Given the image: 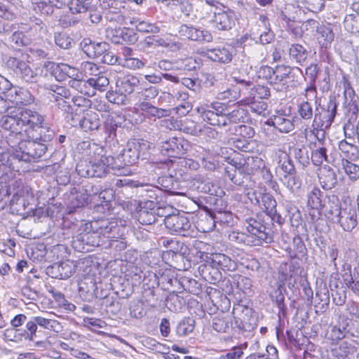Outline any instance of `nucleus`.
<instances>
[{"instance_id": "obj_4", "label": "nucleus", "mask_w": 359, "mask_h": 359, "mask_svg": "<svg viewBox=\"0 0 359 359\" xmlns=\"http://www.w3.org/2000/svg\"><path fill=\"white\" fill-rule=\"evenodd\" d=\"M149 149V143L146 140H141L128 142L121 154L115 158L117 163L122 165L120 170H118L117 175H126L124 171L125 166L135 164L140 158L142 159L147 158Z\"/></svg>"}, {"instance_id": "obj_5", "label": "nucleus", "mask_w": 359, "mask_h": 359, "mask_svg": "<svg viewBox=\"0 0 359 359\" xmlns=\"http://www.w3.org/2000/svg\"><path fill=\"white\" fill-rule=\"evenodd\" d=\"M206 204H210V207L203 205V212L205 215L209 217L210 225L207 230H203V233H208L214 230L217 220L221 222H229V219L231 218V213L226 210L227 205L223 200L217 196L203 197ZM203 239L208 240V235L203 236Z\"/></svg>"}, {"instance_id": "obj_45", "label": "nucleus", "mask_w": 359, "mask_h": 359, "mask_svg": "<svg viewBox=\"0 0 359 359\" xmlns=\"http://www.w3.org/2000/svg\"><path fill=\"white\" fill-rule=\"evenodd\" d=\"M195 320L191 318H184L177 325L176 332L179 336H185L193 332Z\"/></svg>"}, {"instance_id": "obj_62", "label": "nucleus", "mask_w": 359, "mask_h": 359, "mask_svg": "<svg viewBox=\"0 0 359 359\" xmlns=\"http://www.w3.org/2000/svg\"><path fill=\"white\" fill-rule=\"evenodd\" d=\"M298 113L304 120H311L313 115L311 104L308 101L302 102L298 105Z\"/></svg>"}, {"instance_id": "obj_60", "label": "nucleus", "mask_w": 359, "mask_h": 359, "mask_svg": "<svg viewBox=\"0 0 359 359\" xmlns=\"http://www.w3.org/2000/svg\"><path fill=\"white\" fill-rule=\"evenodd\" d=\"M27 330L24 331L22 335L25 339L34 340L36 337L37 324L35 322L34 316H32L29 320L26 323Z\"/></svg>"}, {"instance_id": "obj_12", "label": "nucleus", "mask_w": 359, "mask_h": 359, "mask_svg": "<svg viewBox=\"0 0 359 359\" xmlns=\"http://www.w3.org/2000/svg\"><path fill=\"white\" fill-rule=\"evenodd\" d=\"M334 223L339 224L346 231H351L358 224V215L355 206L345 204Z\"/></svg>"}, {"instance_id": "obj_29", "label": "nucleus", "mask_w": 359, "mask_h": 359, "mask_svg": "<svg viewBox=\"0 0 359 359\" xmlns=\"http://www.w3.org/2000/svg\"><path fill=\"white\" fill-rule=\"evenodd\" d=\"M290 59L299 65H303L308 57L309 52L301 44L292 43L288 50Z\"/></svg>"}, {"instance_id": "obj_37", "label": "nucleus", "mask_w": 359, "mask_h": 359, "mask_svg": "<svg viewBox=\"0 0 359 359\" xmlns=\"http://www.w3.org/2000/svg\"><path fill=\"white\" fill-rule=\"evenodd\" d=\"M221 278V273L218 268L211 266L210 263L203 262V280L215 285Z\"/></svg>"}, {"instance_id": "obj_48", "label": "nucleus", "mask_w": 359, "mask_h": 359, "mask_svg": "<svg viewBox=\"0 0 359 359\" xmlns=\"http://www.w3.org/2000/svg\"><path fill=\"white\" fill-rule=\"evenodd\" d=\"M342 168L351 180L355 181L359 179V166L352 163L351 160L343 159Z\"/></svg>"}, {"instance_id": "obj_6", "label": "nucleus", "mask_w": 359, "mask_h": 359, "mask_svg": "<svg viewBox=\"0 0 359 359\" xmlns=\"http://www.w3.org/2000/svg\"><path fill=\"white\" fill-rule=\"evenodd\" d=\"M6 67L18 78L26 82H36L37 74L23 60L16 57L6 56L4 59Z\"/></svg>"}, {"instance_id": "obj_63", "label": "nucleus", "mask_w": 359, "mask_h": 359, "mask_svg": "<svg viewBox=\"0 0 359 359\" xmlns=\"http://www.w3.org/2000/svg\"><path fill=\"white\" fill-rule=\"evenodd\" d=\"M81 69L85 74H88L92 77H96L102 72L97 65L88 61L81 63Z\"/></svg>"}, {"instance_id": "obj_31", "label": "nucleus", "mask_w": 359, "mask_h": 359, "mask_svg": "<svg viewBox=\"0 0 359 359\" xmlns=\"http://www.w3.org/2000/svg\"><path fill=\"white\" fill-rule=\"evenodd\" d=\"M328 195L325 194L323 191L318 187H314L307 195V204L311 208L320 210L322 208L325 197Z\"/></svg>"}, {"instance_id": "obj_17", "label": "nucleus", "mask_w": 359, "mask_h": 359, "mask_svg": "<svg viewBox=\"0 0 359 359\" xmlns=\"http://www.w3.org/2000/svg\"><path fill=\"white\" fill-rule=\"evenodd\" d=\"M6 98L11 102L16 104H30L34 102V97L25 88L12 87L4 93Z\"/></svg>"}, {"instance_id": "obj_25", "label": "nucleus", "mask_w": 359, "mask_h": 359, "mask_svg": "<svg viewBox=\"0 0 359 359\" xmlns=\"http://www.w3.org/2000/svg\"><path fill=\"white\" fill-rule=\"evenodd\" d=\"M163 245L168 248L166 254L171 256L176 262L184 261V255L186 252V247L182 243L173 239L166 240L163 241Z\"/></svg>"}, {"instance_id": "obj_18", "label": "nucleus", "mask_w": 359, "mask_h": 359, "mask_svg": "<svg viewBox=\"0 0 359 359\" xmlns=\"http://www.w3.org/2000/svg\"><path fill=\"white\" fill-rule=\"evenodd\" d=\"M82 50L89 57L96 58L102 56L109 49V44L107 42L93 41L89 38L83 39L80 43Z\"/></svg>"}, {"instance_id": "obj_24", "label": "nucleus", "mask_w": 359, "mask_h": 359, "mask_svg": "<svg viewBox=\"0 0 359 359\" xmlns=\"http://www.w3.org/2000/svg\"><path fill=\"white\" fill-rule=\"evenodd\" d=\"M266 123L272 126L278 130L280 133H287L292 131L294 128L293 119L285 115H275L269 119Z\"/></svg>"}, {"instance_id": "obj_43", "label": "nucleus", "mask_w": 359, "mask_h": 359, "mask_svg": "<svg viewBox=\"0 0 359 359\" xmlns=\"http://www.w3.org/2000/svg\"><path fill=\"white\" fill-rule=\"evenodd\" d=\"M316 149L311 152V160L315 165H320L324 161L328 162L327 149L325 146H318L315 143Z\"/></svg>"}, {"instance_id": "obj_57", "label": "nucleus", "mask_w": 359, "mask_h": 359, "mask_svg": "<svg viewBox=\"0 0 359 359\" xmlns=\"http://www.w3.org/2000/svg\"><path fill=\"white\" fill-rule=\"evenodd\" d=\"M92 1L93 0H75L71 2L69 9L72 13H85L90 7Z\"/></svg>"}, {"instance_id": "obj_16", "label": "nucleus", "mask_w": 359, "mask_h": 359, "mask_svg": "<svg viewBox=\"0 0 359 359\" xmlns=\"http://www.w3.org/2000/svg\"><path fill=\"white\" fill-rule=\"evenodd\" d=\"M187 144L182 139L176 137L165 140L161 145V152L168 157L180 158L187 149Z\"/></svg>"}, {"instance_id": "obj_35", "label": "nucleus", "mask_w": 359, "mask_h": 359, "mask_svg": "<svg viewBox=\"0 0 359 359\" xmlns=\"http://www.w3.org/2000/svg\"><path fill=\"white\" fill-rule=\"evenodd\" d=\"M9 45L13 48H20L29 45L32 39L26 35L23 32L14 31L13 33L8 39Z\"/></svg>"}, {"instance_id": "obj_30", "label": "nucleus", "mask_w": 359, "mask_h": 359, "mask_svg": "<svg viewBox=\"0 0 359 359\" xmlns=\"http://www.w3.org/2000/svg\"><path fill=\"white\" fill-rule=\"evenodd\" d=\"M279 158L276 173L280 177L297 172L293 161L287 153L283 152Z\"/></svg>"}, {"instance_id": "obj_59", "label": "nucleus", "mask_w": 359, "mask_h": 359, "mask_svg": "<svg viewBox=\"0 0 359 359\" xmlns=\"http://www.w3.org/2000/svg\"><path fill=\"white\" fill-rule=\"evenodd\" d=\"M35 10H39L42 14L50 15L53 13V0H36Z\"/></svg>"}, {"instance_id": "obj_42", "label": "nucleus", "mask_w": 359, "mask_h": 359, "mask_svg": "<svg viewBox=\"0 0 359 359\" xmlns=\"http://www.w3.org/2000/svg\"><path fill=\"white\" fill-rule=\"evenodd\" d=\"M54 41L57 46L62 49H69L74 44L73 39L65 32H57L54 34Z\"/></svg>"}, {"instance_id": "obj_49", "label": "nucleus", "mask_w": 359, "mask_h": 359, "mask_svg": "<svg viewBox=\"0 0 359 359\" xmlns=\"http://www.w3.org/2000/svg\"><path fill=\"white\" fill-rule=\"evenodd\" d=\"M100 6L111 13H118L124 8L122 0H98Z\"/></svg>"}, {"instance_id": "obj_14", "label": "nucleus", "mask_w": 359, "mask_h": 359, "mask_svg": "<svg viewBox=\"0 0 359 359\" xmlns=\"http://www.w3.org/2000/svg\"><path fill=\"white\" fill-rule=\"evenodd\" d=\"M27 135L31 137L32 140H24L23 142H35L38 144H43L48 149L46 143L50 142L54 135L53 131L44 123V117L39 126L34 128H28Z\"/></svg>"}, {"instance_id": "obj_20", "label": "nucleus", "mask_w": 359, "mask_h": 359, "mask_svg": "<svg viewBox=\"0 0 359 359\" xmlns=\"http://www.w3.org/2000/svg\"><path fill=\"white\" fill-rule=\"evenodd\" d=\"M343 207L341 206V203L339 198L334 195H328L325 197L323 205L320 210L323 214L332 222L337 219L338 215L341 212Z\"/></svg>"}, {"instance_id": "obj_38", "label": "nucleus", "mask_w": 359, "mask_h": 359, "mask_svg": "<svg viewBox=\"0 0 359 359\" xmlns=\"http://www.w3.org/2000/svg\"><path fill=\"white\" fill-rule=\"evenodd\" d=\"M219 83L210 74L203 75V91H205L207 97L219 95Z\"/></svg>"}, {"instance_id": "obj_61", "label": "nucleus", "mask_w": 359, "mask_h": 359, "mask_svg": "<svg viewBox=\"0 0 359 359\" xmlns=\"http://www.w3.org/2000/svg\"><path fill=\"white\" fill-rule=\"evenodd\" d=\"M146 64V60H140L133 57L124 58L123 65L128 69L137 70L144 68Z\"/></svg>"}, {"instance_id": "obj_55", "label": "nucleus", "mask_w": 359, "mask_h": 359, "mask_svg": "<svg viewBox=\"0 0 359 359\" xmlns=\"http://www.w3.org/2000/svg\"><path fill=\"white\" fill-rule=\"evenodd\" d=\"M58 265H60L57 269L60 272V279H67L75 272L76 264L72 261L62 262L58 263Z\"/></svg>"}, {"instance_id": "obj_1", "label": "nucleus", "mask_w": 359, "mask_h": 359, "mask_svg": "<svg viewBox=\"0 0 359 359\" xmlns=\"http://www.w3.org/2000/svg\"><path fill=\"white\" fill-rule=\"evenodd\" d=\"M77 150L86 158L77 163L76 170L83 177H103L111 169L118 173L122 165L115 158L107 156L102 147L94 142L83 141L78 144Z\"/></svg>"}, {"instance_id": "obj_19", "label": "nucleus", "mask_w": 359, "mask_h": 359, "mask_svg": "<svg viewBox=\"0 0 359 359\" xmlns=\"http://www.w3.org/2000/svg\"><path fill=\"white\" fill-rule=\"evenodd\" d=\"M73 126H76L77 122L81 128L85 132H91L97 130L100 125L101 121L97 113L89 111L86 112L81 118L76 121L72 118Z\"/></svg>"}, {"instance_id": "obj_11", "label": "nucleus", "mask_w": 359, "mask_h": 359, "mask_svg": "<svg viewBox=\"0 0 359 359\" xmlns=\"http://www.w3.org/2000/svg\"><path fill=\"white\" fill-rule=\"evenodd\" d=\"M294 70L302 73V70L299 67L292 68L284 65H277L274 68V74L271 85L274 86L279 90L285 89L293 78L292 72Z\"/></svg>"}, {"instance_id": "obj_33", "label": "nucleus", "mask_w": 359, "mask_h": 359, "mask_svg": "<svg viewBox=\"0 0 359 359\" xmlns=\"http://www.w3.org/2000/svg\"><path fill=\"white\" fill-rule=\"evenodd\" d=\"M69 85L73 89L77 90L83 95L93 96L95 95L94 88H91L90 84V79L87 81L79 78L76 79H70Z\"/></svg>"}, {"instance_id": "obj_51", "label": "nucleus", "mask_w": 359, "mask_h": 359, "mask_svg": "<svg viewBox=\"0 0 359 359\" xmlns=\"http://www.w3.org/2000/svg\"><path fill=\"white\" fill-rule=\"evenodd\" d=\"M318 37L320 43L322 45L327 47L334 40V34L330 27L323 26L320 27L318 30Z\"/></svg>"}, {"instance_id": "obj_46", "label": "nucleus", "mask_w": 359, "mask_h": 359, "mask_svg": "<svg viewBox=\"0 0 359 359\" xmlns=\"http://www.w3.org/2000/svg\"><path fill=\"white\" fill-rule=\"evenodd\" d=\"M280 180L292 192L296 191L301 187V180L297 176L296 172L280 176Z\"/></svg>"}, {"instance_id": "obj_56", "label": "nucleus", "mask_w": 359, "mask_h": 359, "mask_svg": "<svg viewBox=\"0 0 359 359\" xmlns=\"http://www.w3.org/2000/svg\"><path fill=\"white\" fill-rule=\"evenodd\" d=\"M294 155L295 159L303 168H306L310 165V156L309 151L305 147L301 148H294Z\"/></svg>"}, {"instance_id": "obj_47", "label": "nucleus", "mask_w": 359, "mask_h": 359, "mask_svg": "<svg viewBox=\"0 0 359 359\" xmlns=\"http://www.w3.org/2000/svg\"><path fill=\"white\" fill-rule=\"evenodd\" d=\"M90 84L91 88H94V90L104 91L109 84V80L106 73L102 72L100 75L90 78Z\"/></svg>"}, {"instance_id": "obj_36", "label": "nucleus", "mask_w": 359, "mask_h": 359, "mask_svg": "<svg viewBox=\"0 0 359 359\" xmlns=\"http://www.w3.org/2000/svg\"><path fill=\"white\" fill-rule=\"evenodd\" d=\"M355 348L351 343L342 341L339 346L332 350V355L338 359H346L350 355L354 354Z\"/></svg>"}, {"instance_id": "obj_9", "label": "nucleus", "mask_w": 359, "mask_h": 359, "mask_svg": "<svg viewBox=\"0 0 359 359\" xmlns=\"http://www.w3.org/2000/svg\"><path fill=\"white\" fill-rule=\"evenodd\" d=\"M86 230L90 229L96 234L107 238H116L115 231L118 228L117 222L113 219L101 218L86 224Z\"/></svg>"}, {"instance_id": "obj_53", "label": "nucleus", "mask_w": 359, "mask_h": 359, "mask_svg": "<svg viewBox=\"0 0 359 359\" xmlns=\"http://www.w3.org/2000/svg\"><path fill=\"white\" fill-rule=\"evenodd\" d=\"M262 203L268 215H276L277 203L271 194L268 193L262 194Z\"/></svg>"}, {"instance_id": "obj_15", "label": "nucleus", "mask_w": 359, "mask_h": 359, "mask_svg": "<svg viewBox=\"0 0 359 359\" xmlns=\"http://www.w3.org/2000/svg\"><path fill=\"white\" fill-rule=\"evenodd\" d=\"M205 294H203V301L205 300V311L203 309V313L205 311L208 313L210 318H212V314L215 313L219 309V303L222 297V294L219 290L211 286L205 285ZM203 318L210 321L208 316L204 313Z\"/></svg>"}, {"instance_id": "obj_54", "label": "nucleus", "mask_w": 359, "mask_h": 359, "mask_svg": "<svg viewBox=\"0 0 359 359\" xmlns=\"http://www.w3.org/2000/svg\"><path fill=\"white\" fill-rule=\"evenodd\" d=\"M106 98L109 102L118 105L126 104L129 101L128 97L120 92L117 88L115 91H108L106 93Z\"/></svg>"}, {"instance_id": "obj_41", "label": "nucleus", "mask_w": 359, "mask_h": 359, "mask_svg": "<svg viewBox=\"0 0 359 359\" xmlns=\"http://www.w3.org/2000/svg\"><path fill=\"white\" fill-rule=\"evenodd\" d=\"M344 280L348 287L359 295V269L354 268L349 273H346Z\"/></svg>"}, {"instance_id": "obj_34", "label": "nucleus", "mask_w": 359, "mask_h": 359, "mask_svg": "<svg viewBox=\"0 0 359 359\" xmlns=\"http://www.w3.org/2000/svg\"><path fill=\"white\" fill-rule=\"evenodd\" d=\"M285 290L283 287L280 285L271 294V298L275 302L276 306L278 308V317H285L287 313V306L285 304V297L283 291Z\"/></svg>"}, {"instance_id": "obj_39", "label": "nucleus", "mask_w": 359, "mask_h": 359, "mask_svg": "<svg viewBox=\"0 0 359 359\" xmlns=\"http://www.w3.org/2000/svg\"><path fill=\"white\" fill-rule=\"evenodd\" d=\"M344 26L345 29L351 33H359V11L353 10L351 13L346 14Z\"/></svg>"}, {"instance_id": "obj_22", "label": "nucleus", "mask_w": 359, "mask_h": 359, "mask_svg": "<svg viewBox=\"0 0 359 359\" xmlns=\"http://www.w3.org/2000/svg\"><path fill=\"white\" fill-rule=\"evenodd\" d=\"M318 178L322 187L326 190L334 188L338 183L336 171L328 165L320 168Z\"/></svg>"}, {"instance_id": "obj_8", "label": "nucleus", "mask_w": 359, "mask_h": 359, "mask_svg": "<svg viewBox=\"0 0 359 359\" xmlns=\"http://www.w3.org/2000/svg\"><path fill=\"white\" fill-rule=\"evenodd\" d=\"M213 15H208L203 18L205 25L209 28H215L218 30H229L234 25L231 16L227 13L222 11V8H215Z\"/></svg>"}, {"instance_id": "obj_28", "label": "nucleus", "mask_w": 359, "mask_h": 359, "mask_svg": "<svg viewBox=\"0 0 359 359\" xmlns=\"http://www.w3.org/2000/svg\"><path fill=\"white\" fill-rule=\"evenodd\" d=\"M140 83L139 79L133 75H126L116 81V88L126 97L134 92L135 88Z\"/></svg>"}, {"instance_id": "obj_2", "label": "nucleus", "mask_w": 359, "mask_h": 359, "mask_svg": "<svg viewBox=\"0 0 359 359\" xmlns=\"http://www.w3.org/2000/svg\"><path fill=\"white\" fill-rule=\"evenodd\" d=\"M42 121L43 115L35 110L11 107L1 116L0 126L9 133L8 142H19L25 140L24 133L27 134L28 128L39 126Z\"/></svg>"}, {"instance_id": "obj_7", "label": "nucleus", "mask_w": 359, "mask_h": 359, "mask_svg": "<svg viewBox=\"0 0 359 359\" xmlns=\"http://www.w3.org/2000/svg\"><path fill=\"white\" fill-rule=\"evenodd\" d=\"M316 107L313 124L325 129L330 127L337 114V104L335 98L330 97L326 104Z\"/></svg>"}, {"instance_id": "obj_50", "label": "nucleus", "mask_w": 359, "mask_h": 359, "mask_svg": "<svg viewBox=\"0 0 359 359\" xmlns=\"http://www.w3.org/2000/svg\"><path fill=\"white\" fill-rule=\"evenodd\" d=\"M133 23L135 25L136 29L140 32L144 33H158L160 29L154 24L149 22L140 20V19H134Z\"/></svg>"}, {"instance_id": "obj_13", "label": "nucleus", "mask_w": 359, "mask_h": 359, "mask_svg": "<svg viewBox=\"0 0 359 359\" xmlns=\"http://www.w3.org/2000/svg\"><path fill=\"white\" fill-rule=\"evenodd\" d=\"M164 224L165 227L172 233L186 235V231L191 228V224L188 219L179 214H168L164 218Z\"/></svg>"}, {"instance_id": "obj_21", "label": "nucleus", "mask_w": 359, "mask_h": 359, "mask_svg": "<svg viewBox=\"0 0 359 359\" xmlns=\"http://www.w3.org/2000/svg\"><path fill=\"white\" fill-rule=\"evenodd\" d=\"M203 262L210 264L211 266H215L223 270H231L235 268V263L228 256L217 252H211L210 256H206V259L203 258Z\"/></svg>"}, {"instance_id": "obj_44", "label": "nucleus", "mask_w": 359, "mask_h": 359, "mask_svg": "<svg viewBox=\"0 0 359 359\" xmlns=\"http://www.w3.org/2000/svg\"><path fill=\"white\" fill-rule=\"evenodd\" d=\"M34 318L37 326L43 329L58 332V329L60 327L59 322L56 320L41 316H34Z\"/></svg>"}, {"instance_id": "obj_64", "label": "nucleus", "mask_w": 359, "mask_h": 359, "mask_svg": "<svg viewBox=\"0 0 359 359\" xmlns=\"http://www.w3.org/2000/svg\"><path fill=\"white\" fill-rule=\"evenodd\" d=\"M222 118L217 113L211 110H205L203 109V121H205L210 126H219L222 124L220 118Z\"/></svg>"}, {"instance_id": "obj_52", "label": "nucleus", "mask_w": 359, "mask_h": 359, "mask_svg": "<svg viewBox=\"0 0 359 359\" xmlns=\"http://www.w3.org/2000/svg\"><path fill=\"white\" fill-rule=\"evenodd\" d=\"M79 241L83 244L90 246H96L100 245V234H96L92 231L82 232L79 235Z\"/></svg>"}, {"instance_id": "obj_23", "label": "nucleus", "mask_w": 359, "mask_h": 359, "mask_svg": "<svg viewBox=\"0 0 359 359\" xmlns=\"http://www.w3.org/2000/svg\"><path fill=\"white\" fill-rule=\"evenodd\" d=\"M169 175L160 177L158 181L166 191L171 194H180L179 191L182 189V182L180 180L177 172L175 175L172 174L175 170H171L169 168Z\"/></svg>"}, {"instance_id": "obj_27", "label": "nucleus", "mask_w": 359, "mask_h": 359, "mask_svg": "<svg viewBox=\"0 0 359 359\" xmlns=\"http://www.w3.org/2000/svg\"><path fill=\"white\" fill-rule=\"evenodd\" d=\"M128 29L125 27L121 28H111L108 27L106 30V36L111 41L116 44H121L125 41H131L133 38V36L128 35Z\"/></svg>"}, {"instance_id": "obj_40", "label": "nucleus", "mask_w": 359, "mask_h": 359, "mask_svg": "<svg viewBox=\"0 0 359 359\" xmlns=\"http://www.w3.org/2000/svg\"><path fill=\"white\" fill-rule=\"evenodd\" d=\"M136 217L140 224L149 225L154 223L156 220V211L154 209L148 210L145 207H142L137 211Z\"/></svg>"}, {"instance_id": "obj_26", "label": "nucleus", "mask_w": 359, "mask_h": 359, "mask_svg": "<svg viewBox=\"0 0 359 359\" xmlns=\"http://www.w3.org/2000/svg\"><path fill=\"white\" fill-rule=\"evenodd\" d=\"M205 56L210 60L228 63L232 60V51L226 47L208 48Z\"/></svg>"}, {"instance_id": "obj_32", "label": "nucleus", "mask_w": 359, "mask_h": 359, "mask_svg": "<svg viewBox=\"0 0 359 359\" xmlns=\"http://www.w3.org/2000/svg\"><path fill=\"white\" fill-rule=\"evenodd\" d=\"M338 147L344 158L351 161L359 159V149L358 146L343 140L339 142Z\"/></svg>"}, {"instance_id": "obj_58", "label": "nucleus", "mask_w": 359, "mask_h": 359, "mask_svg": "<svg viewBox=\"0 0 359 359\" xmlns=\"http://www.w3.org/2000/svg\"><path fill=\"white\" fill-rule=\"evenodd\" d=\"M120 123H117L114 116L109 115L104 122V128L105 133L110 138L116 136V132Z\"/></svg>"}, {"instance_id": "obj_10", "label": "nucleus", "mask_w": 359, "mask_h": 359, "mask_svg": "<svg viewBox=\"0 0 359 359\" xmlns=\"http://www.w3.org/2000/svg\"><path fill=\"white\" fill-rule=\"evenodd\" d=\"M246 221L248 223L246 227L247 231L252 236L257 237V243H255V245H260L263 242L266 243L273 242V232L270 227L266 226L253 218H250Z\"/></svg>"}, {"instance_id": "obj_3", "label": "nucleus", "mask_w": 359, "mask_h": 359, "mask_svg": "<svg viewBox=\"0 0 359 359\" xmlns=\"http://www.w3.org/2000/svg\"><path fill=\"white\" fill-rule=\"evenodd\" d=\"M12 147V151L2 152L0 161L15 171H19L22 162L37 161L46 152V147L35 142H8Z\"/></svg>"}]
</instances>
